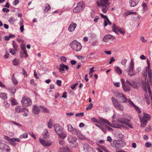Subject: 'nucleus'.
I'll return each mask as SVG.
<instances>
[{"instance_id": "39", "label": "nucleus", "mask_w": 152, "mask_h": 152, "mask_svg": "<svg viewBox=\"0 0 152 152\" xmlns=\"http://www.w3.org/2000/svg\"><path fill=\"white\" fill-rule=\"evenodd\" d=\"M121 142L120 141H117L115 145V147L116 148H118V147L119 148H121L122 147V145L121 144Z\"/></svg>"}, {"instance_id": "52", "label": "nucleus", "mask_w": 152, "mask_h": 152, "mask_svg": "<svg viewBox=\"0 0 152 152\" xmlns=\"http://www.w3.org/2000/svg\"><path fill=\"white\" fill-rule=\"evenodd\" d=\"M20 46L21 49V50H26L25 44H22L20 45Z\"/></svg>"}, {"instance_id": "21", "label": "nucleus", "mask_w": 152, "mask_h": 152, "mask_svg": "<svg viewBox=\"0 0 152 152\" xmlns=\"http://www.w3.org/2000/svg\"><path fill=\"white\" fill-rule=\"evenodd\" d=\"M28 110L25 107L23 108L22 112L23 113V115L24 116H27L28 115Z\"/></svg>"}, {"instance_id": "20", "label": "nucleus", "mask_w": 152, "mask_h": 152, "mask_svg": "<svg viewBox=\"0 0 152 152\" xmlns=\"http://www.w3.org/2000/svg\"><path fill=\"white\" fill-rule=\"evenodd\" d=\"M113 36L110 34H107L104 36L103 38V40L105 42H107L108 39L113 38Z\"/></svg>"}, {"instance_id": "16", "label": "nucleus", "mask_w": 152, "mask_h": 152, "mask_svg": "<svg viewBox=\"0 0 152 152\" xmlns=\"http://www.w3.org/2000/svg\"><path fill=\"white\" fill-rule=\"evenodd\" d=\"M33 113L35 114H38L40 112L39 108L36 105L33 106L32 110Z\"/></svg>"}, {"instance_id": "8", "label": "nucleus", "mask_w": 152, "mask_h": 152, "mask_svg": "<svg viewBox=\"0 0 152 152\" xmlns=\"http://www.w3.org/2000/svg\"><path fill=\"white\" fill-rule=\"evenodd\" d=\"M22 104L24 107H27L30 105L32 103L31 101L29 98L23 97L21 101Z\"/></svg>"}, {"instance_id": "42", "label": "nucleus", "mask_w": 152, "mask_h": 152, "mask_svg": "<svg viewBox=\"0 0 152 152\" xmlns=\"http://www.w3.org/2000/svg\"><path fill=\"white\" fill-rule=\"evenodd\" d=\"M142 6L143 7V10H144V11H146L148 9L147 5L145 3L142 4Z\"/></svg>"}, {"instance_id": "33", "label": "nucleus", "mask_w": 152, "mask_h": 152, "mask_svg": "<svg viewBox=\"0 0 152 152\" xmlns=\"http://www.w3.org/2000/svg\"><path fill=\"white\" fill-rule=\"evenodd\" d=\"M10 101L11 102V104L12 105H16L18 104V102H17L16 100L13 98H12L10 100Z\"/></svg>"}, {"instance_id": "61", "label": "nucleus", "mask_w": 152, "mask_h": 152, "mask_svg": "<svg viewBox=\"0 0 152 152\" xmlns=\"http://www.w3.org/2000/svg\"><path fill=\"white\" fill-rule=\"evenodd\" d=\"M57 84L59 86H61V82L60 80H58L56 81Z\"/></svg>"}, {"instance_id": "19", "label": "nucleus", "mask_w": 152, "mask_h": 152, "mask_svg": "<svg viewBox=\"0 0 152 152\" xmlns=\"http://www.w3.org/2000/svg\"><path fill=\"white\" fill-rule=\"evenodd\" d=\"M68 139L69 142L70 143L75 141H76L77 140V139L76 137H73L71 136H69Z\"/></svg>"}, {"instance_id": "10", "label": "nucleus", "mask_w": 152, "mask_h": 152, "mask_svg": "<svg viewBox=\"0 0 152 152\" xmlns=\"http://www.w3.org/2000/svg\"><path fill=\"white\" fill-rule=\"evenodd\" d=\"M134 67V62L133 61V59H132L131 63L129 67V75L130 76L134 75V74L133 72V68Z\"/></svg>"}, {"instance_id": "31", "label": "nucleus", "mask_w": 152, "mask_h": 152, "mask_svg": "<svg viewBox=\"0 0 152 152\" xmlns=\"http://www.w3.org/2000/svg\"><path fill=\"white\" fill-rule=\"evenodd\" d=\"M0 97L2 99L5 100L7 98V95L5 93H0Z\"/></svg>"}, {"instance_id": "7", "label": "nucleus", "mask_w": 152, "mask_h": 152, "mask_svg": "<svg viewBox=\"0 0 152 152\" xmlns=\"http://www.w3.org/2000/svg\"><path fill=\"white\" fill-rule=\"evenodd\" d=\"M99 122L101 125L104 126H106L108 131H113V129L109 127V126H110L112 127H114V126H113L108 121L104 119H102Z\"/></svg>"}, {"instance_id": "59", "label": "nucleus", "mask_w": 152, "mask_h": 152, "mask_svg": "<svg viewBox=\"0 0 152 152\" xmlns=\"http://www.w3.org/2000/svg\"><path fill=\"white\" fill-rule=\"evenodd\" d=\"M134 107L136 110L139 113H141V111L140 109L137 107L135 106Z\"/></svg>"}, {"instance_id": "36", "label": "nucleus", "mask_w": 152, "mask_h": 152, "mask_svg": "<svg viewBox=\"0 0 152 152\" xmlns=\"http://www.w3.org/2000/svg\"><path fill=\"white\" fill-rule=\"evenodd\" d=\"M123 95L124 94L122 93H117L115 94V95L117 98L119 99L121 98Z\"/></svg>"}, {"instance_id": "54", "label": "nucleus", "mask_w": 152, "mask_h": 152, "mask_svg": "<svg viewBox=\"0 0 152 152\" xmlns=\"http://www.w3.org/2000/svg\"><path fill=\"white\" fill-rule=\"evenodd\" d=\"M127 102H129L130 105H132L134 107L135 106V104L133 103V102H132L131 101L130 99H129L128 100H127Z\"/></svg>"}, {"instance_id": "14", "label": "nucleus", "mask_w": 152, "mask_h": 152, "mask_svg": "<svg viewBox=\"0 0 152 152\" xmlns=\"http://www.w3.org/2000/svg\"><path fill=\"white\" fill-rule=\"evenodd\" d=\"M115 107L119 111H123L124 110V107L120 103L115 100Z\"/></svg>"}, {"instance_id": "34", "label": "nucleus", "mask_w": 152, "mask_h": 152, "mask_svg": "<svg viewBox=\"0 0 152 152\" xmlns=\"http://www.w3.org/2000/svg\"><path fill=\"white\" fill-rule=\"evenodd\" d=\"M15 74H14L12 77V80L14 85H16L18 84V82L17 80L14 77Z\"/></svg>"}, {"instance_id": "26", "label": "nucleus", "mask_w": 152, "mask_h": 152, "mask_svg": "<svg viewBox=\"0 0 152 152\" xmlns=\"http://www.w3.org/2000/svg\"><path fill=\"white\" fill-rule=\"evenodd\" d=\"M115 71L119 75H120L122 74V70L118 66L115 67Z\"/></svg>"}, {"instance_id": "12", "label": "nucleus", "mask_w": 152, "mask_h": 152, "mask_svg": "<svg viewBox=\"0 0 152 152\" xmlns=\"http://www.w3.org/2000/svg\"><path fill=\"white\" fill-rule=\"evenodd\" d=\"M6 137L7 138V139L8 140H10V144L14 146H15L16 145V143L15 142H20V140L18 138H13L11 139H10V138L8 137L7 136H6Z\"/></svg>"}, {"instance_id": "29", "label": "nucleus", "mask_w": 152, "mask_h": 152, "mask_svg": "<svg viewBox=\"0 0 152 152\" xmlns=\"http://www.w3.org/2000/svg\"><path fill=\"white\" fill-rule=\"evenodd\" d=\"M50 10V7L49 4H46V5L45 7L44 12H48L49 10Z\"/></svg>"}, {"instance_id": "46", "label": "nucleus", "mask_w": 152, "mask_h": 152, "mask_svg": "<svg viewBox=\"0 0 152 152\" xmlns=\"http://www.w3.org/2000/svg\"><path fill=\"white\" fill-rule=\"evenodd\" d=\"M48 128H51L52 126V123L51 120L50 119L48 124Z\"/></svg>"}, {"instance_id": "30", "label": "nucleus", "mask_w": 152, "mask_h": 152, "mask_svg": "<svg viewBox=\"0 0 152 152\" xmlns=\"http://www.w3.org/2000/svg\"><path fill=\"white\" fill-rule=\"evenodd\" d=\"M133 14L134 15H136L137 13L136 12H125L124 13V16L125 17L127 16L128 15H129Z\"/></svg>"}, {"instance_id": "62", "label": "nucleus", "mask_w": 152, "mask_h": 152, "mask_svg": "<svg viewBox=\"0 0 152 152\" xmlns=\"http://www.w3.org/2000/svg\"><path fill=\"white\" fill-rule=\"evenodd\" d=\"M29 134L34 139H36L35 135L34 134V133L32 132L29 133Z\"/></svg>"}, {"instance_id": "58", "label": "nucleus", "mask_w": 152, "mask_h": 152, "mask_svg": "<svg viewBox=\"0 0 152 152\" xmlns=\"http://www.w3.org/2000/svg\"><path fill=\"white\" fill-rule=\"evenodd\" d=\"M127 62V60L124 59L122 60V61H121V64L123 65H125V64Z\"/></svg>"}, {"instance_id": "27", "label": "nucleus", "mask_w": 152, "mask_h": 152, "mask_svg": "<svg viewBox=\"0 0 152 152\" xmlns=\"http://www.w3.org/2000/svg\"><path fill=\"white\" fill-rule=\"evenodd\" d=\"M23 108H21L19 106H16L15 108V111L18 113H21Z\"/></svg>"}, {"instance_id": "49", "label": "nucleus", "mask_w": 152, "mask_h": 152, "mask_svg": "<svg viewBox=\"0 0 152 152\" xmlns=\"http://www.w3.org/2000/svg\"><path fill=\"white\" fill-rule=\"evenodd\" d=\"M17 51V50H16L15 49H10V52L13 55H15L16 54V51Z\"/></svg>"}, {"instance_id": "53", "label": "nucleus", "mask_w": 152, "mask_h": 152, "mask_svg": "<svg viewBox=\"0 0 152 152\" xmlns=\"http://www.w3.org/2000/svg\"><path fill=\"white\" fill-rule=\"evenodd\" d=\"M151 145V143L150 142H146L145 144V146L146 147H150Z\"/></svg>"}, {"instance_id": "56", "label": "nucleus", "mask_w": 152, "mask_h": 152, "mask_svg": "<svg viewBox=\"0 0 152 152\" xmlns=\"http://www.w3.org/2000/svg\"><path fill=\"white\" fill-rule=\"evenodd\" d=\"M146 87H147L146 88L148 89V93H150L151 92V88L148 83H147Z\"/></svg>"}, {"instance_id": "18", "label": "nucleus", "mask_w": 152, "mask_h": 152, "mask_svg": "<svg viewBox=\"0 0 152 152\" xmlns=\"http://www.w3.org/2000/svg\"><path fill=\"white\" fill-rule=\"evenodd\" d=\"M139 1V0H130L129 2L131 7H134L136 6Z\"/></svg>"}, {"instance_id": "35", "label": "nucleus", "mask_w": 152, "mask_h": 152, "mask_svg": "<svg viewBox=\"0 0 152 152\" xmlns=\"http://www.w3.org/2000/svg\"><path fill=\"white\" fill-rule=\"evenodd\" d=\"M58 134L59 137L62 139H64L66 136V134H64V133H63V132H61V133Z\"/></svg>"}, {"instance_id": "25", "label": "nucleus", "mask_w": 152, "mask_h": 152, "mask_svg": "<svg viewBox=\"0 0 152 152\" xmlns=\"http://www.w3.org/2000/svg\"><path fill=\"white\" fill-rule=\"evenodd\" d=\"M122 87L124 91L126 92L129 91L130 90L129 85L125 84L123 86H122Z\"/></svg>"}, {"instance_id": "47", "label": "nucleus", "mask_w": 152, "mask_h": 152, "mask_svg": "<svg viewBox=\"0 0 152 152\" xmlns=\"http://www.w3.org/2000/svg\"><path fill=\"white\" fill-rule=\"evenodd\" d=\"M40 107L42 108V111L43 112L46 113L48 112V110L46 108L43 106H40Z\"/></svg>"}, {"instance_id": "43", "label": "nucleus", "mask_w": 152, "mask_h": 152, "mask_svg": "<svg viewBox=\"0 0 152 152\" xmlns=\"http://www.w3.org/2000/svg\"><path fill=\"white\" fill-rule=\"evenodd\" d=\"M10 90L13 94H14L16 91V89L15 87L14 86L11 87L10 89Z\"/></svg>"}, {"instance_id": "51", "label": "nucleus", "mask_w": 152, "mask_h": 152, "mask_svg": "<svg viewBox=\"0 0 152 152\" xmlns=\"http://www.w3.org/2000/svg\"><path fill=\"white\" fill-rule=\"evenodd\" d=\"M147 63L148 64V66H146L145 67V69H150V61L148 60V59H147Z\"/></svg>"}, {"instance_id": "50", "label": "nucleus", "mask_w": 152, "mask_h": 152, "mask_svg": "<svg viewBox=\"0 0 152 152\" xmlns=\"http://www.w3.org/2000/svg\"><path fill=\"white\" fill-rule=\"evenodd\" d=\"M96 145L100 148L102 149L105 152H109V151L106 148H103V146H101L98 143L96 144Z\"/></svg>"}, {"instance_id": "3", "label": "nucleus", "mask_w": 152, "mask_h": 152, "mask_svg": "<svg viewBox=\"0 0 152 152\" xmlns=\"http://www.w3.org/2000/svg\"><path fill=\"white\" fill-rule=\"evenodd\" d=\"M139 118L141 123V126L142 128L146 126L148 121L150 119L149 115L144 113L142 116L139 115Z\"/></svg>"}, {"instance_id": "48", "label": "nucleus", "mask_w": 152, "mask_h": 152, "mask_svg": "<svg viewBox=\"0 0 152 152\" xmlns=\"http://www.w3.org/2000/svg\"><path fill=\"white\" fill-rule=\"evenodd\" d=\"M59 70L60 72L64 71V65H60V68Z\"/></svg>"}, {"instance_id": "37", "label": "nucleus", "mask_w": 152, "mask_h": 152, "mask_svg": "<svg viewBox=\"0 0 152 152\" xmlns=\"http://www.w3.org/2000/svg\"><path fill=\"white\" fill-rule=\"evenodd\" d=\"M70 145L72 148H76L78 146V144L76 141H75L73 142L72 143H71Z\"/></svg>"}, {"instance_id": "2", "label": "nucleus", "mask_w": 152, "mask_h": 152, "mask_svg": "<svg viewBox=\"0 0 152 152\" xmlns=\"http://www.w3.org/2000/svg\"><path fill=\"white\" fill-rule=\"evenodd\" d=\"M117 121L119 124H117L116 122H115V128H120L121 127H123L122 126V124L124 123L126 124L129 127L132 128V125L130 122V120L123 118H118L117 119Z\"/></svg>"}, {"instance_id": "38", "label": "nucleus", "mask_w": 152, "mask_h": 152, "mask_svg": "<svg viewBox=\"0 0 152 152\" xmlns=\"http://www.w3.org/2000/svg\"><path fill=\"white\" fill-rule=\"evenodd\" d=\"M12 45L14 49L16 50H18V46L17 45L16 43L14 41H12Z\"/></svg>"}, {"instance_id": "60", "label": "nucleus", "mask_w": 152, "mask_h": 152, "mask_svg": "<svg viewBox=\"0 0 152 152\" xmlns=\"http://www.w3.org/2000/svg\"><path fill=\"white\" fill-rule=\"evenodd\" d=\"M100 15L101 16L102 18L105 19H107V20H108V18H107V16L106 15H104L102 13H100Z\"/></svg>"}, {"instance_id": "40", "label": "nucleus", "mask_w": 152, "mask_h": 152, "mask_svg": "<svg viewBox=\"0 0 152 152\" xmlns=\"http://www.w3.org/2000/svg\"><path fill=\"white\" fill-rule=\"evenodd\" d=\"M28 134L26 133H24L21 135L20 137V138H27L28 137Z\"/></svg>"}, {"instance_id": "57", "label": "nucleus", "mask_w": 152, "mask_h": 152, "mask_svg": "<svg viewBox=\"0 0 152 152\" xmlns=\"http://www.w3.org/2000/svg\"><path fill=\"white\" fill-rule=\"evenodd\" d=\"M60 59L61 61L64 62H65L66 61V58L65 56H62L60 57Z\"/></svg>"}, {"instance_id": "17", "label": "nucleus", "mask_w": 152, "mask_h": 152, "mask_svg": "<svg viewBox=\"0 0 152 152\" xmlns=\"http://www.w3.org/2000/svg\"><path fill=\"white\" fill-rule=\"evenodd\" d=\"M77 25L75 23H72L69 26L68 30L69 31L72 32L76 27Z\"/></svg>"}, {"instance_id": "64", "label": "nucleus", "mask_w": 152, "mask_h": 152, "mask_svg": "<svg viewBox=\"0 0 152 152\" xmlns=\"http://www.w3.org/2000/svg\"><path fill=\"white\" fill-rule=\"evenodd\" d=\"M141 40L143 42L145 43L147 42V40H145L143 37H142L140 38Z\"/></svg>"}, {"instance_id": "5", "label": "nucleus", "mask_w": 152, "mask_h": 152, "mask_svg": "<svg viewBox=\"0 0 152 152\" xmlns=\"http://www.w3.org/2000/svg\"><path fill=\"white\" fill-rule=\"evenodd\" d=\"M85 7V5L83 1L78 2L77 6L73 10V12L75 13H79L82 11Z\"/></svg>"}, {"instance_id": "32", "label": "nucleus", "mask_w": 152, "mask_h": 152, "mask_svg": "<svg viewBox=\"0 0 152 152\" xmlns=\"http://www.w3.org/2000/svg\"><path fill=\"white\" fill-rule=\"evenodd\" d=\"M109 24L110 25L111 24V23L110 21L109 20H108L107 19H105L104 22V27L106 26Z\"/></svg>"}, {"instance_id": "4", "label": "nucleus", "mask_w": 152, "mask_h": 152, "mask_svg": "<svg viewBox=\"0 0 152 152\" xmlns=\"http://www.w3.org/2000/svg\"><path fill=\"white\" fill-rule=\"evenodd\" d=\"M142 75L145 80H146L148 75L149 82L152 84V71L151 69H144L142 71Z\"/></svg>"}, {"instance_id": "28", "label": "nucleus", "mask_w": 152, "mask_h": 152, "mask_svg": "<svg viewBox=\"0 0 152 152\" xmlns=\"http://www.w3.org/2000/svg\"><path fill=\"white\" fill-rule=\"evenodd\" d=\"M21 55L22 57L26 58L28 56L26 50H22Z\"/></svg>"}, {"instance_id": "44", "label": "nucleus", "mask_w": 152, "mask_h": 152, "mask_svg": "<svg viewBox=\"0 0 152 152\" xmlns=\"http://www.w3.org/2000/svg\"><path fill=\"white\" fill-rule=\"evenodd\" d=\"M73 134L77 135L78 134V132L76 129L75 128H74V129L72 130L71 132Z\"/></svg>"}, {"instance_id": "15", "label": "nucleus", "mask_w": 152, "mask_h": 152, "mask_svg": "<svg viewBox=\"0 0 152 152\" xmlns=\"http://www.w3.org/2000/svg\"><path fill=\"white\" fill-rule=\"evenodd\" d=\"M55 131L56 132L57 134L61 133V132H62L63 129L60 126L58 125H56L54 126Z\"/></svg>"}, {"instance_id": "45", "label": "nucleus", "mask_w": 152, "mask_h": 152, "mask_svg": "<svg viewBox=\"0 0 152 152\" xmlns=\"http://www.w3.org/2000/svg\"><path fill=\"white\" fill-rule=\"evenodd\" d=\"M68 130L69 131L71 132L74 128L73 127L71 124H68L67 125Z\"/></svg>"}, {"instance_id": "6", "label": "nucleus", "mask_w": 152, "mask_h": 152, "mask_svg": "<svg viewBox=\"0 0 152 152\" xmlns=\"http://www.w3.org/2000/svg\"><path fill=\"white\" fill-rule=\"evenodd\" d=\"M70 46L73 50L77 51H80L82 48L80 44L76 40L71 42Z\"/></svg>"}, {"instance_id": "1", "label": "nucleus", "mask_w": 152, "mask_h": 152, "mask_svg": "<svg viewBox=\"0 0 152 152\" xmlns=\"http://www.w3.org/2000/svg\"><path fill=\"white\" fill-rule=\"evenodd\" d=\"M97 6L102 7V11L104 13H106L110 7V3L109 0H97L96 1Z\"/></svg>"}, {"instance_id": "11", "label": "nucleus", "mask_w": 152, "mask_h": 152, "mask_svg": "<svg viewBox=\"0 0 152 152\" xmlns=\"http://www.w3.org/2000/svg\"><path fill=\"white\" fill-rule=\"evenodd\" d=\"M118 32L120 33L123 35H124L125 33V31L124 28H119L115 24V32L118 34Z\"/></svg>"}, {"instance_id": "23", "label": "nucleus", "mask_w": 152, "mask_h": 152, "mask_svg": "<svg viewBox=\"0 0 152 152\" xmlns=\"http://www.w3.org/2000/svg\"><path fill=\"white\" fill-rule=\"evenodd\" d=\"M12 63L14 66H18L20 64L19 60L15 58L12 60Z\"/></svg>"}, {"instance_id": "24", "label": "nucleus", "mask_w": 152, "mask_h": 152, "mask_svg": "<svg viewBox=\"0 0 152 152\" xmlns=\"http://www.w3.org/2000/svg\"><path fill=\"white\" fill-rule=\"evenodd\" d=\"M83 147L84 150L87 151H88L92 149L91 147L87 143L84 144Z\"/></svg>"}, {"instance_id": "13", "label": "nucleus", "mask_w": 152, "mask_h": 152, "mask_svg": "<svg viewBox=\"0 0 152 152\" xmlns=\"http://www.w3.org/2000/svg\"><path fill=\"white\" fill-rule=\"evenodd\" d=\"M0 149L3 151L9 152L10 150V147L6 144L1 143L0 145Z\"/></svg>"}, {"instance_id": "22", "label": "nucleus", "mask_w": 152, "mask_h": 152, "mask_svg": "<svg viewBox=\"0 0 152 152\" xmlns=\"http://www.w3.org/2000/svg\"><path fill=\"white\" fill-rule=\"evenodd\" d=\"M43 136L44 138H48L49 137V133L47 129H45L44 130V133L43 134Z\"/></svg>"}, {"instance_id": "41", "label": "nucleus", "mask_w": 152, "mask_h": 152, "mask_svg": "<svg viewBox=\"0 0 152 152\" xmlns=\"http://www.w3.org/2000/svg\"><path fill=\"white\" fill-rule=\"evenodd\" d=\"M121 98L122 99V102L126 103L127 102L128 100L124 94Z\"/></svg>"}, {"instance_id": "9", "label": "nucleus", "mask_w": 152, "mask_h": 152, "mask_svg": "<svg viewBox=\"0 0 152 152\" xmlns=\"http://www.w3.org/2000/svg\"><path fill=\"white\" fill-rule=\"evenodd\" d=\"M39 140L40 143L44 146H49L52 145L53 142L50 140L47 141L42 139H40Z\"/></svg>"}, {"instance_id": "63", "label": "nucleus", "mask_w": 152, "mask_h": 152, "mask_svg": "<svg viewBox=\"0 0 152 152\" xmlns=\"http://www.w3.org/2000/svg\"><path fill=\"white\" fill-rule=\"evenodd\" d=\"M23 75L25 77H27V75L26 71L24 69H23V72L22 73Z\"/></svg>"}, {"instance_id": "55", "label": "nucleus", "mask_w": 152, "mask_h": 152, "mask_svg": "<svg viewBox=\"0 0 152 152\" xmlns=\"http://www.w3.org/2000/svg\"><path fill=\"white\" fill-rule=\"evenodd\" d=\"M78 137L79 139L81 140H84L85 139L84 136L80 134L79 135H78Z\"/></svg>"}]
</instances>
